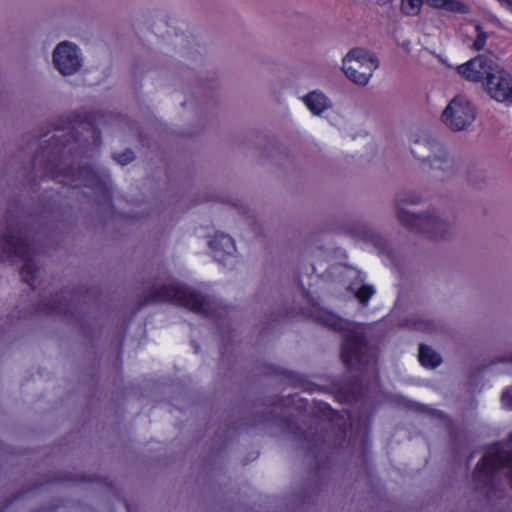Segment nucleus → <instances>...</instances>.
Wrapping results in <instances>:
<instances>
[{
	"label": "nucleus",
	"instance_id": "nucleus-4",
	"mask_svg": "<svg viewBox=\"0 0 512 512\" xmlns=\"http://www.w3.org/2000/svg\"><path fill=\"white\" fill-rule=\"evenodd\" d=\"M155 300H174L194 312H206L205 300L198 293L174 284L162 287L155 294Z\"/></svg>",
	"mask_w": 512,
	"mask_h": 512
},
{
	"label": "nucleus",
	"instance_id": "nucleus-23",
	"mask_svg": "<svg viewBox=\"0 0 512 512\" xmlns=\"http://www.w3.org/2000/svg\"><path fill=\"white\" fill-rule=\"evenodd\" d=\"M398 45L406 52H411L412 49V41L410 39H398Z\"/></svg>",
	"mask_w": 512,
	"mask_h": 512
},
{
	"label": "nucleus",
	"instance_id": "nucleus-9",
	"mask_svg": "<svg viewBox=\"0 0 512 512\" xmlns=\"http://www.w3.org/2000/svg\"><path fill=\"white\" fill-rule=\"evenodd\" d=\"M209 247L213 257L223 264L232 262L236 257V245L234 240L227 234L216 233L209 241Z\"/></svg>",
	"mask_w": 512,
	"mask_h": 512
},
{
	"label": "nucleus",
	"instance_id": "nucleus-7",
	"mask_svg": "<svg viewBox=\"0 0 512 512\" xmlns=\"http://www.w3.org/2000/svg\"><path fill=\"white\" fill-rule=\"evenodd\" d=\"M496 63L485 56H477L474 59L458 66L457 70L464 78L473 82L483 83L489 77V74L493 71Z\"/></svg>",
	"mask_w": 512,
	"mask_h": 512
},
{
	"label": "nucleus",
	"instance_id": "nucleus-20",
	"mask_svg": "<svg viewBox=\"0 0 512 512\" xmlns=\"http://www.w3.org/2000/svg\"><path fill=\"white\" fill-rule=\"evenodd\" d=\"M501 402L504 407L512 409V387L503 392Z\"/></svg>",
	"mask_w": 512,
	"mask_h": 512
},
{
	"label": "nucleus",
	"instance_id": "nucleus-18",
	"mask_svg": "<svg viewBox=\"0 0 512 512\" xmlns=\"http://www.w3.org/2000/svg\"><path fill=\"white\" fill-rule=\"evenodd\" d=\"M475 29L478 31V35L473 43V48L475 50H481L486 44L487 36L484 32L480 31L479 26H476Z\"/></svg>",
	"mask_w": 512,
	"mask_h": 512
},
{
	"label": "nucleus",
	"instance_id": "nucleus-2",
	"mask_svg": "<svg viewBox=\"0 0 512 512\" xmlns=\"http://www.w3.org/2000/svg\"><path fill=\"white\" fill-rule=\"evenodd\" d=\"M84 63L82 49L72 41H61L52 51V65L62 76L68 77L79 73Z\"/></svg>",
	"mask_w": 512,
	"mask_h": 512
},
{
	"label": "nucleus",
	"instance_id": "nucleus-1",
	"mask_svg": "<svg viewBox=\"0 0 512 512\" xmlns=\"http://www.w3.org/2000/svg\"><path fill=\"white\" fill-rule=\"evenodd\" d=\"M379 68V59L367 49L356 47L342 59L341 70L345 77L359 87H366Z\"/></svg>",
	"mask_w": 512,
	"mask_h": 512
},
{
	"label": "nucleus",
	"instance_id": "nucleus-16",
	"mask_svg": "<svg viewBox=\"0 0 512 512\" xmlns=\"http://www.w3.org/2000/svg\"><path fill=\"white\" fill-rule=\"evenodd\" d=\"M443 8L447 9L448 11H452V12H460V13L467 12V6L464 3H462L460 0H445V3L443 4Z\"/></svg>",
	"mask_w": 512,
	"mask_h": 512
},
{
	"label": "nucleus",
	"instance_id": "nucleus-24",
	"mask_svg": "<svg viewBox=\"0 0 512 512\" xmlns=\"http://www.w3.org/2000/svg\"><path fill=\"white\" fill-rule=\"evenodd\" d=\"M422 3H426L433 7H443L445 0H420Z\"/></svg>",
	"mask_w": 512,
	"mask_h": 512
},
{
	"label": "nucleus",
	"instance_id": "nucleus-26",
	"mask_svg": "<svg viewBox=\"0 0 512 512\" xmlns=\"http://www.w3.org/2000/svg\"><path fill=\"white\" fill-rule=\"evenodd\" d=\"M28 269H29V266H28V265H26V266L24 267L23 271H22L23 277H24V279H25L26 281H28V279L26 278V272L28 271Z\"/></svg>",
	"mask_w": 512,
	"mask_h": 512
},
{
	"label": "nucleus",
	"instance_id": "nucleus-22",
	"mask_svg": "<svg viewBox=\"0 0 512 512\" xmlns=\"http://www.w3.org/2000/svg\"><path fill=\"white\" fill-rule=\"evenodd\" d=\"M327 324L336 330L343 329L344 325L352 326L351 324L344 322L342 319L334 318V317L331 319V322L327 323Z\"/></svg>",
	"mask_w": 512,
	"mask_h": 512
},
{
	"label": "nucleus",
	"instance_id": "nucleus-15",
	"mask_svg": "<svg viewBox=\"0 0 512 512\" xmlns=\"http://www.w3.org/2000/svg\"><path fill=\"white\" fill-rule=\"evenodd\" d=\"M374 293L375 290L372 286L363 285L356 291L355 296L360 301V303L366 305Z\"/></svg>",
	"mask_w": 512,
	"mask_h": 512
},
{
	"label": "nucleus",
	"instance_id": "nucleus-13",
	"mask_svg": "<svg viewBox=\"0 0 512 512\" xmlns=\"http://www.w3.org/2000/svg\"><path fill=\"white\" fill-rule=\"evenodd\" d=\"M418 361L425 368L434 369L442 363V357L432 347L421 345L418 349Z\"/></svg>",
	"mask_w": 512,
	"mask_h": 512
},
{
	"label": "nucleus",
	"instance_id": "nucleus-17",
	"mask_svg": "<svg viewBox=\"0 0 512 512\" xmlns=\"http://www.w3.org/2000/svg\"><path fill=\"white\" fill-rule=\"evenodd\" d=\"M416 0H401L400 10L406 15H414L416 9Z\"/></svg>",
	"mask_w": 512,
	"mask_h": 512
},
{
	"label": "nucleus",
	"instance_id": "nucleus-6",
	"mask_svg": "<svg viewBox=\"0 0 512 512\" xmlns=\"http://www.w3.org/2000/svg\"><path fill=\"white\" fill-rule=\"evenodd\" d=\"M418 160L422 168L449 170L453 167V159L439 144H433L431 149L428 142L421 143Z\"/></svg>",
	"mask_w": 512,
	"mask_h": 512
},
{
	"label": "nucleus",
	"instance_id": "nucleus-11",
	"mask_svg": "<svg viewBox=\"0 0 512 512\" xmlns=\"http://www.w3.org/2000/svg\"><path fill=\"white\" fill-rule=\"evenodd\" d=\"M302 102L314 116H322L333 106L332 100L322 91L313 90L301 98Z\"/></svg>",
	"mask_w": 512,
	"mask_h": 512
},
{
	"label": "nucleus",
	"instance_id": "nucleus-14",
	"mask_svg": "<svg viewBox=\"0 0 512 512\" xmlns=\"http://www.w3.org/2000/svg\"><path fill=\"white\" fill-rule=\"evenodd\" d=\"M22 245L21 238L14 231H9L1 238V246L7 254L22 255Z\"/></svg>",
	"mask_w": 512,
	"mask_h": 512
},
{
	"label": "nucleus",
	"instance_id": "nucleus-5",
	"mask_svg": "<svg viewBox=\"0 0 512 512\" xmlns=\"http://www.w3.org/2000/svg\"><path fill=\"white\" fill-rule=\"evenodd\" d=\"M484 88L497 102L512 104V77L499 65L496 64L489 74L484 82Z\"/></svg>",
	"mask_w": 512,
	"mask_h": 512
},
{
	"label": "nucleus",
	"instance_id": "nucleus-19",
	"mask_svg": "<svg viewBox=\"0 0 512 512\" xmlns=\"http://www.w3.org/2000/svg\"><path fill=\"white\" fill-rule=\"evenodd\" d=\"M80 177L86 186H93L96 182V175L90 170L81 171Z\"/></svg>",
	"mask_w": 512,
	"mask_h": 512
},
{
	"label": "nucleus",
	"instance_id": "nucleus-21",
	"mask_svg": "<svg viewBox=\"0 0 512 512\" xmlns=\"http://www.w3.org/2000/svg\"><path fill=\"white\" fill-rule=\"evenodd\" d=\"M116 160L121 164H126L134 158L133 152L130 150L125 151L123 154L117 155Z\"/></svg>",
	"mask_w": 512,
	"mask_h": 512
},
{
	"label": "nucleus",
	"instance_id": "nucleus-3",
	"mask_svg": "<svg viewBox=\"0 0 512 512\" xmlns=\"http://www.w3.org/2000/svg\"><path fill=\"white\" fill-rule=\"evenodd\" d=\"M476 118V110L471 102L463 96L454 97L443 110L441 119L452 131L468 129Z\"/></svg>",
	"mask_w": 512,
	"mask_h": 512
},
{
	"label": "nucleus",
	"instance_id": "nucleus-10",
	"mask_svg": "<svg viewBox=\"0 0 512 512\" xmlns=\"http://www.w3.org/2000/svg\"><path fill=\"white\" fill-rule=\"evenodd\" d=\"M362 330L361 326H353L345 336L341 356L347 365H353L360 358L363 348Z\"/></svg>",
	"mask_w": 512,
	"mask_h": 512
},
{
	"label": "nucleus",
	"instance_id": "nucleus-27",
	"mask_svg": "<svg viewBox=\"0 0 512 512\" xmlns=\"http://www.w3.org/2000/svg\"><path fill=\"white\" fill-rule=\"evenodd\" d=\"M80 185H81L80 183L73 184V186H75V187H79Z\"/></svg>",
	"mask_w": 512,
	"mask_h": 512
},
{
	"label": "nucleus",
	"instance_id": "nucleus-25",
	"mask_svg": "<svg viewBox=\"0 0 512 512\" xmlns=\"http://www.w3.org/2000/svg\"><path fill=\"white\" fill-rule=\"evenodd\" d=\"M503 5L511 8L512 10V0H499Z\"/></svg>",
	"mask_w": 512,
	"mask_h": 512
},
{
	"label": "nucleus",
	"instance_id": "nucleus-8",
	"mask_svg": "<svg viewBox=\"0 0 512 512\" xmlns=\"http://www.w3.org/2000/svg\"><path fill=\"white\" fill-rule=\"evenodd\" d=\"M452 225L446 220L429 213L418 216V231L436 239H442L452 232Z\"/></svg>",
	"mask_w": 512,
	"mask_h": 512
},
{
	"label": "nucleus",
	"instance_id": "nucleus-12",
	"mask_svg": "<svg viewBox=\"0 0 512 512\" xmlns=\"http://www.w3.org/2000/svg\"><path fill=\"white\" fill-rule=\"evenodd\" d=\"M398 220L406 227H413L415 222V202L413 196H403L397 202Z\"/></svg>",
	"mask_w": 512,
	"mask_h": 512
}]
</instances>
